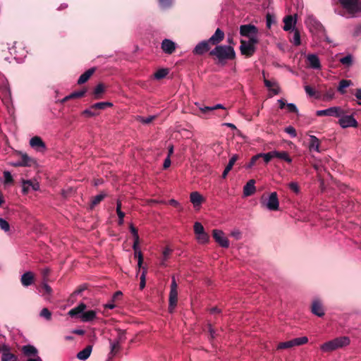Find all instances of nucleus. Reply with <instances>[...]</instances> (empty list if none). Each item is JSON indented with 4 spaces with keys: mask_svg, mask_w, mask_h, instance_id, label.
Here are the masks:
<instances>
[{
    "mask_svg": "<svg viewBox=\"0 0 361 361\" xmlns=\"http://www.w3.org/2000/svg\"><path fill=\"white\" fill-rule=\"evenodd\" d=\"M22 351L23 353L25 355H37V349L33 346V345H24L22 348Z\"/></svg>",
    "mask_w": 361,
    "mask_h": 361,
    "instance_id": "obj_34",
    "label": "nucleus"
},
{
    "mask_svg": "<svg viewBox=\"0 0 361 361\" xmlns=\"http://www.w3.org/2000/svg\"><path fill=\"white\" fill-rule=\"evenodd\" d=\"M305 91L310 97H314L315 95L314 90L310 85L305 86Z\"/></svg>",
    "mask_w": 361,
    "mask_h": 361,
    "instance_id": "obj_61",
    "label": "nucleus"
},
{
    "mask_svg": "<svg viewBox=\"0 0 361 361\" xmlns=\"http://www.w3.org/2000/svg\"><path fill=\"white\" fill-rule=\"evenodd\" d=\"M147 271L144 270L140 276V287L141 289L144 288L145 286V277H146Z\"/></svg>",
    "mask_w": 361,
    "mask_h": 361,
    "instance_id": "obj_60",
    "label": "nucleus"
},
{
    "mask_svg": "<svg viewBox=\"0 0 361 361\" xmlns=\"http://www.w3.org/2000/svg\"><path fill=\"white\" fill-rule=\"evenodd\" d=\"M351 85V81L348 80H341L339 82V85L338 87V91L341 94H344L345 92V89L349 87Z\"/></svg>",
    "mask_w": 361,
    "mask_h": 361,
    "instance_id": "obj_36",
    "label": "nucleus"
},
{
    "mask_svg": "<svg viewBox=\"0 0 361 361\" xmlns=\"http://www.w3.org/2000/svg\"><path fill=\"white\" fill-rule=\"evenodd\" d=\"M190 200L195 208H199L201 204L204 201V198L202 197V195L197 191L190 193Z\"/></svg>",
    "mask_w": 361,
    "mask_h": 361,
    "instance_id": "obj_20",
    "label": "nucleus"
},
{
    "mask_svg": "<svg viewBox=\"0 0 361 361\" xmlns=\"http://www.w3.org/2000/svg\"><path fill=\"white\" fill-rule=\"evenodd\" d=\"M260 203L263 207H265L270 211H277L279 207L277 193L276 192H273L267 198L262 197Z\"/></svg>",
    "mask_w": 361,
    "mask_h": 361,
    "instance_id": "obj_6",
    "label": "nucleus"
},
{
    "mask_svg": "<svg viewBox=\"0 0 361 361\" xmlns=\"http://www.w3.org/2000/svg\"><path fill=\"white\" fill-rule=\"evenodd\" d=\"M4 183L8 184L13 183V177L9 171L4 172Z\"/></svg>",
    "mask_w": 361,
    "mask_h": 361,
    "instance_id": "obj_53",
    "label": "nucleus"
},
{
    "mask_svg": "<svg viewBox=\"0 0 361 361\" xmlns=\"http://www.w3.org/2000/svg\"><path fill=\"white\" fill-rule=\"evenodd\" d=\"M224 32L220 28H217L214 35L209 38L208 41L212 45L218 44L224 39Z\"/></svg>",
    "mask_w": 361,
    "mask_h": 361,
    "instance_id": "obj_18",
    "label": "nucleus"
},
{
    "mask_svg": "<svg viewBox=\"0 0 361 361\" xmlns=\"http://www.w3.org/2000/svg\"><path fill=\"white\" fill-rule=\"evenodd\" d=\"M20 161L23 166H30L35 162L34 160L26 154H22Z\"/></svg>",
    "mask_w": 361,
    "mask_h": 361,
    "instance_id": "obj_37",
    "label": "nucleus"
},
{
    "mask_svg": "<svg viewBox=\"0 0 361 361\" xmlns=\"http://www.w3.org/2000/svg\"><path fill=\"white\" fill-rule=\"evenodd\" d=\"M209 42L204 40L199 42L193 49V54L197 55H202L209 49Z\"/></svg>",
    "mask_w": 361,
    "mask_h": 361,
    "instance_id": "obj_17",
    "label": "nucleus"
},
{
    "mask_svg": "<svg viewBox=\"0 0 361 361\" xmlns=\"http://www.w3.org/2000/svg\"><path fill=\"white\" fill-rule=\"evenodd\" d=\"M240 33L242 36L248 37V39L252 37H257V27L250 24L241 25L240 27Z\"/></svg>",
    "mask_w": 361,
    "mask_h": 361,
    "instance_id": "obj_8",
    "label": "nucleus"
},
{
    "mask_svg": "<svg viewBox=\"0 0 361 361\" xmlns=\"http://www.w3.org/2000/svg\"><path fill=\"white\" fill-rule=\"evenodd\" d=\"M334 91L333 90H330L324 94V99L326 100V101L331 100L334 98Z\"/></svg>",
    "mask_w": 361,
    "mask_h": 361,
    "instance_id": "obj_58",
    "label": "nucleus"
},
{
    "mask_svg": "<svg viewBox=\"0 0 361 361\" xmlns=\"http://www.w3.org/2000/svg\"><path fill=\"white\" fill-rule=\"evenodd\" d=\"M308 147L310 151H315L318 153L322 151L320 149V141L314 135H310Z\"/></svg>",
    "mask_w": 361,
    "mask_h": 361,
    "instance_id": "obj_22",
    "label": "nucleus"
},
{
    "mask_svg": "<svg viewBox=\"0 0 361 361\" xmlns=\"http://www.w3.org/2000/svg\"><path fill=\"white\" fill-rule=\"evenodd\" d=\"M341 107L332 106L326 109L317 111L316 115L318 116H334L337 118L341 116Z\"/></svg>",
    "mask_w": 361,
    "mask_h": 361,
    "instance_id": "obj_10",
    "label": "nucleus"
},
{
    "mask_svg": "<svg viewBox=\"0 0 361 361\" xmlns=\"http://www.w3.org/2000/svg\"><path fill=\"white\" fill-rule=\"evenodd\" d=\"M343 13L347 18H354L361 16V0H338Z\"/></svg>",
    "mask_w": 361,
    "mask_h": 361,
    "instance_id": "obj_1",
    "label": "nucleus"
},
{
    "mask_svg": "<svg viewBox=\"0 0 361 361\" xmlns=\"http://www.w3.org/2000/svg\"><path fill=\"white\" fill-rule=\"evenodd\" d=\"M195 104L199 107V109L203 114H206L209 111H214V110H216L218 109H225L224 106L221 104H216L212 106H201L199 103H196Z\"/></svg>",
    "mask_w": 361,
    "mask_h": 361,
    "instance_id": "obj_33",
    "label": "nucleus"
},
{
    "mask_svg": "<svg viewBox=\"0 0 361 361\" xmlns=\"http://www.w3.org/2000/svg\"><path fill=\"white\" fill-rule=\"evenodd\" d=\"M285 132L289 134L292 137H295L297 135L296 130L293 126H288L285 128Z\"/></svg>",
    "mask_w": 361,
    "mask_h": 361,
    "instance_id": "obj_57",
    "label": "nucleus"
},
{
    "mask_svg": "<svg viewBox=\"0 0 361 361\" xmlns=\"http://www.w3.org/2000/svg\"><path fill=\"white\" fill-rule=\"evenodd\" d=\"M275 20L274 17H272L271 15L268 14L267 16V27L270 28L271 25L274 23Z\"/></svg>",
    "mask_w": 361,
    "mask_h": 361,
    "instance_id": "obj_64",
    "label": "nucleus"
},
{
    "mask_svg": "<svg viewBox=\"0 0 361 361\" xmlns=\"http://www.w3.org/2000/svg\"><path fill=\"white\" fill-rule=\"evenodd\" d=\"M308 341V338L306 336L296 338L292 340L293 346L301 345L307 343Z\"/></svg>",
    "mask_w": 361,
    "mask_h": 361,
    "instance_id": "obj_42",
    "label": "nucleus"
},
{
    "mask_svg": "<svg viewBox=\"0 0 361 361\" xmlns=\"http://www.w3.org/2000/svg\"><path fill=\"white\" fill-rule=\"evenodd\" d=\"M23 193L27 194L30 189L37 191L39 190V184L35 180H23L22 181Z\"/></svg>",
    "mask_w": 361,
    "mask_h": 361,
    "instance_id": "obj_14",
    "label": "nucleus"
},
{
    "mask_svg": "<svg viewBox=\"0 0 361 361\" xmlns=\"http://www.w3.org/2000/svg\"><path fill=\"white\" fill-rule=\"evenodd\" d=\"M172 249L169 247L164 248L162 252V255L160 259V265L162 267L166 266V261L169 259L171 254L172 253Z\"/></svg>",
    "mask_w": 361,
    "mask_h": 361,
    "instance_id": "obj_30",
    "label": "nucleus"
},
{
    "mask_svg": "<svg viewBox=\"0 0 361 361\" xmlns=\"http://www.w3.org/2000/svg\"><path fill=\"white\" fill-rule=\"evenodd\" d=\"M159 6L161 8H169L172 6L173 0H158Z\"/></svg>",
    "mask_w": 361,
    "mask_h": 361,
    "instance_id": "obj_47",
    "label": "nucleus"
},
{
    "mask_svg": "<svg viewBox=\"0 0 361 361\" xmlns=\"http://www.w3.org/2000/svg\"><path fill=\"white\" fill-rule=\"evenodd\" d=\"M98 114H99V113L96 112L95 109H92L91 106L89 109H87L82 112V115L87 116V117H93V116H97Z\"/></svg>",
    "mask_w": 361,
    "mask_h": 361,
    "instance_id": "obj_44",
    "label": "nucleus"
},
{
    "mask_svg": "<svg viewBox=\"0 0 361 361\" xmlns=\"http://www.w3.org/2000/svg\"><path fill=\"white\" fill-rule=\"evenodd\" d=\"M92 350V347L91 345H87L77 354V358L80 360H87L90 356Z\"/></svg>",
    "mask_w": 361,
    "mask_h": 361,
    "instance_id": "obj_28",
    "label": "nucleus"
},
{
    "mask_svg": "<svg viewBox=\"0 0 361 361\" xmlns=\"http://www.w3.org/2000/svg\"><path fill=\"white\" fill-rule=\"evenodd\" d=\"M40 317L45 318L47 320H50L51 318V312L47 308H43L40 313Z\"/></svg>",
    "mask_w": 361,
    "mask_h": 361,
    "instance_id": "obj_49",
    "label": "nucleus"
},
{
    "mask_svg": "<svg viewBox=\"0 0 361 361\" xmlns=\"http://www.w3.org/2000/svg\"><path fill=\"white\" fill-rule=\"evenodd\" d=\"M35 276L31 271L24 273L20 278V282L24 287H27L34 283Z\"/></svg>",
    "mask_w": 361,
    "mask_h": 361,
    "instance_id": "obj_23",
    "label": "nucleus"
},
{
    "mask_svg": "<svg viewBox=\"0 0 361 361\" xmlns=\"http://www.w3.org/2000/svg\"><path fill=\"white\" fill-rule=\"evenodd\" d=\"M213 238L221 247L225 248L228 247L229 241L222 231L217 229L213 230Z\"/></svg>",
    "mask_w": 361,
    "mask_h": 361,
    "instance_id": "obj_11",
    "label": "nucleus"
},
{
    "mask_svg": "<svg viewBox=\"0 0 361 361\" xmlns=\"http://www.w3.org/2000/svg\"><path fill=\"white\" fill-rule=\"evenodd\" d=\"M86 91L85 90H81L78 92H74L69 94V97H71V99H75V98H80L85 95Z\"/></svg>",
    "mask_w": 361,
    "mask_h": 361,
    "instance_id": "obj_54",
    "label": "nucleus"
},
{
    "mask_svg": "<svg viewBox=\"0 0 361 361\" xmlns=\"http://www.w3.org/2000/svg\"><path fill=\"white\" fill-rule=\"evenodd\" d=\"M177 48V44L169 39H164L161 43V49L166 54H173Z\"/></svg>",
    "mask_w": 361,
    "mask_h": 361,
    "instance_id": "obj_12",
    "label": "nucleus"
},
{
    "mask_svg": "<svg viewBox=\"0 0 361 361\" xmlns=\"http://www.w3.org/2000/svg\"><path fill=\"white\" fill-rule=\"evenodd\" d=\"M339 61L345 66L350 67L353 64V56L351 54H348L347 56L341 58Z\"/></svg>",
    "mask_w": 361,
    "mask_h": 361,
    "instance_id": "obj_38",
    "label": "nucleus"
},
{
    "mask_svg": "<svg viewBox=\"0 0 361 361\" xmlns=\"http://www.w3.org/2000/svg\"><path fill=\"white\" fill-rule=\"evenodd\" d=\"M293 347L292 340L286 341V342H281L278 344L277 349L278 350H282V349H286V348H290Z\"/></svg>",
    "mask_w": 361,
    "mask_h": 361,
    "instance_id": "obj_48",
    "label": "nucleus"
},
{
    "mask_svg": "<svg viewBox=\"0 0 361 361\" xmlns=\"http://www.w3.org/2000/svg\"><path fill=\"white\" fill-rule=\"evenodd\" d=\"M0 228L7 233L10 231V225L7 221L0 217Z\"/></svg>",
    "mask_w": 361,
    "mask_h": 361,
    "instance_id": "obj_46",
    "label": "nucleus"
},
{
    "mask_svg": "<svg viewBox=\"0 0 361 361\" xmlns=\"http://www.w3.org/2000/svg\"><path fill=\"white\" fill-rule=\"evenodd\" d=\"M238 157L236 154H234L231 157V158L230 159V160L228 161V164L226 166V168L222 173V177L224 178H225L226 177L228 172L232 169L233 165L235 164V163L238 160Z\"/></svg>",
    "mask_w": 361,
    "mask_h": 361,
    "instance_id": "obj_31",
    "label": "nucleus"
},
{
    "mask_svg": "<svg viewBox=\"0 0 361 361\" xmlns=\"http://www.w3.org/2000/svg\"><path fill=\"white\" fill-rule=\"evenodd\" d=\"M289 188L295 193L298 194L300 192V187L296 182H291L288 185Z\"/></svg>",
    "mask_w": 361,
    "mask_h": 361,
    "instance_id": "obj_55",
    "label": "nucleus"
},
{
    "mask_svg": "<svg viewBox=\"0 0 361 361\" xmlns=\"http://www.w3.org/2000/svg\"><path fill=\"white\" fill-rule=\"evenodd\" d=\"M349 344L350 338L348 336H341L323 343L320 346V349L324 353H329L347 346Z\"/></svg>",
    "mask_w": 361,
    "mask_h": 361,
    "instance_id": "obj_4",
    "label": "nucleus"
},
{
    "mask_svg": "<svg viewBox=\"0 0 361 361\" xmlns=\"http://www.w3.org/2000/svg\"><path fill=\"white\" fill-rule=\"evenodd\" d=\"M106 195L105 193H100L94 197L91 202V208L94 207L97 204H99L102 200H103Z\"/></svg>",
    "mask_w": 361,
    "mask_h": 361,
    "instance_id": "obj_41",
    "label": "nucleus"
},
{
    "mask_svg": "<svg viewBox=\"0 0 361 361\" xmlns=\"http://www.w3.org/2000/svg\"><path fill=\"white\" fill-rule=\"evenodd\" d=\"M338 123L343 128H356L358 126V123L353 115H345V111L341 108V116H338Z\"/></svg>",
    "mask_w": 361,
    "mask_h": 361,
    "instance_id": "obj_7",
    "label": "nucleus"
},
{
    "mask_svg": "<svg viewBox=\"0 0 361 361\" xmlns=\"http://www.w3.org/2000/svg\"><path fill=\"white\" fill-rule=\"evenodd\" d=\"M169 73V71L166 68H161L158 70L154 74V78L157 80H161L165 78Z\"/></svg>",
    "mask_w": 361,
    "mask_h": 361,
    "instance_id": "obj_39",
    "label": "nucleus"
},
{
    "mask_svg": "<svg viewBox=\"0 0 361 361\" xmlns=\"http://www.w3.org/2000/svg\"><path fill=\"white\" fill-rule=\"evenodd\" d=\"M2 91V100L3 102L6 104H9L12 102V94H11V90L8 85H4L1 88Z\"/></svg>",
    "mask_w": 361,
    "mask_h": 361,
    "instance_id": "obj_27",
    "label": "nucleus"
},
{
    "mask_svg": "<svg viewBox=\"0 0 361 361\" xmlns=\"http://www.w3.org/2000/svg\"><path fill=\"white\" fill-rule=\"evenodd\" d=\"M260 156L261 155H259V154L253 156L251 159H250V161L246 165V168L247 169H250L252 168L257 162V161L260 158Z\"/></svg>",
    "mask_w": 361,
    "mask_h": 361,
    "instance_id": "obj_52",
    "label": "nucleus"
},
{
    "mask_svg": "<svg viewBox=\"0 0 361 361\" xmlns=\"http://www.w3.org/2000/svg\"><path fill=\"white\" fill-rule=\"evenodd\" d=\"M42 289L44 293L47 295H50L52 291L51 288L47 283H43L42 284Z\"/></svg>",
    "mask_w": 361,
    "mask_h": 361,
    "instance_id": "obj_59",
    "label": "nucleus"
},
{
    "mask_svg": "<svg viewBox=\"0 0 361 361\" xmlns=\"http://www.w3.org/2000/svg\"><path fill=\"white\" fill-rule=\"evenodd\" d=\"M30 145L38 152H44L46 149L45 143L39 136H35L30 140Z\"/></svg>",
    "mask_w": 361,
    "mask_h": 361,
    "instance_id": "obj_15",
    "label": "nucleus"
},
{
    "mask_svg": "<svg viewBox=\"0 0 361 361\" xmlns=\"http://www.w3.org/2000/svg\"><path fill=\"white\" fill-rule=\"evenodd\" d=\"M194 231L195 235H198L204 232V228L203 226L200 222H195L194 224Z\"/></svg>",
    "mask_w": 361,
    "mask_h": 361,
    "instance_id": "obj_50",
    "label": "nucleus"
},
{
    "mask_svg": "<svg viewBox=\"0 0 361 361\" xmlns=\"http://www.w3.org/2000/svg\"><path fill=\"white\" fill-rule=\"evenodd\" d=\"M135 257H137V259H138L137 265H138V271H139L142 264V261H143L142 255L140 250L137 251V255H135Z\"/></svg>",
    "mask_w": 361,
    "mask_h": 361,
    "instance_id": "obj_62",
    "label": "nucleus"
},
{
    "mask_svg": "<svg viewBox=\"0 0 361 361\" xmlns=\"http://www.w3.org/2000/svg\"><path fill=\"white\" fill-rule=\"evenodd\" d=\"M124 339L123 333H120L116 340L112 341L110 340V353L109 358H113L119 351L121 348L120 343Z\"/></svg>",
    "mask_w": 361,
    "mask_h": 361,
    "instance_id": "obj_9",
    "label": "nucleus"
},
{
    "mask_svg": "<svg viewBox=\"0 0 361 361\" xmlns=\"http://www.w3.org/2000/svg\"><path fill=\"white\" fill-rule=\"evenodd\" d=\"M178 301V290L177 289L171 288L169 293V310L170 312H173Z\"/></svg>",
    "mask_w": 361,
    "mask_h": 361,
    "instance_id": "obj_19",
    "label": "nucleus"
},
{
    "mask_svg": "<svg viewBox=\"0 0 361 361\" xmlns=\"http://www.w3.org/2000/svg\"><path fill=\"white\" fill-rule=\"evenodd\" d=\"M255 184V180L254 179H251L247 181V183L243 187V195L245 197L250 196L255 192L256 188Z\"/></svg>",
    "mask_w": 361,
    "mask_h": 361,
    "instance_id": "obj_24",
    "label": "nucleus"
},
{
    "mask_svg": "<svg viewBox=\"0 0 361 361\" xmlns=\"http://www.w3.org/2000/svg\"><path fill=\"white\" fill-rule=\"evenodd\" d=\"M307 60L309 63L310 68L313 69H320L321 63L318 56L316 54H309L307 56Z\"/></svg>",
    "mask_w": 361,
    "mask_h": 361,
    "instance_id": "obj_26",
    "label": "nucleus"
},
{
    "mask_svg": "<svg viewBox=\"0 0 361 361\" xmlns=\"http://www.w3.org/2000/svg\"><path fill=\"white\" fill-rule=\"evenodd\" d=\"M311 312L319 317H322L325 314L324 305L320 300L315 299L312 301Z\"/></svg>",
    "mask_w": 361,
    "mask_h": 361,
    "instance_id": "obj_13",
    "label": "nucleus"
},
{
    "mask_svg": "<svg viewBox=\"0 0 361 361\" xmlns=\"http://www.w3.org/2000/svg\"><path fill=\"white\" fill-rule=\"evenodd\" d=\"M113 104L108 102H98L92 104L91 106L92 109H94L95 110H102L104 109L106 107L112 106Z\"/></svg>",
    "mask_w": 361,
    "mask_h": 361,
    "instance_id": "obj_35",
    "label": "nucleus"
},
{
    "mask_svg": "<svg viewBox=\"0 0 361 361\" xmlns=\"http://www.w3.org/2000/svg\"><path fill=\"white\" fill-rule=\"evenodd\" d=\"M95 68H90L86 71L84 73H82L78 80V84L82 85L86 82L89 78L92 76V75L94 73Z\"/></svg>",
    "mask_w": 361,
    "mask_h": 361,
    "instance_id": "obj_29",
    "label": "nucleus"
},
{
    "mask_svg": "<svg viewBox=\"0 0 361 361\" xmlns=\"http://www.w3.org/2000/svg\"><path fill=\"white\" fill-rule=\"evenodd\" d=\"M283 21L284 23L283 30L285 31L293 30L297 23V16H286Z\"/></svg>",
    "mask_w": 361,
    "mask_h": 361,
    "instance_id": "obj_16",
    "label": "nucleus"
},
{
    "mask_svg": "<svg viewBox=\"0 0 361 361\" xmlns=\"http://www.w3.org/2000/svg\"><path fill=\"white\" fill-rule=\"evenodd\" d=\"M305 23L307 26H310L311 25H318V23L316 20V19L313 16H310L307 18Z\"/></svg>",
    "mask_w": 361,
    "mask_h": 361,
    "instance_id": "obj_56",
    "label": "nucleus"
},
{
    "mask_svg": "<svg viewBox=\"0 0 361 361\" xmlns=\"http://www.w3.org/2000/svg\"><path fill=\"white\" fill-rule=\"evenodd\" d=\"M259 155H261L260 158H263L264 162L267 164L269 163L271 159L274 158V151L267 153H259Z\"/></svg>",
    "mask_w": 361,
    "mask_h": 361,
    "instance_id": "obj_43",
    "label": "nucleus"
},
{
    "mask_svg": "<svg viewBox=\"0 0 361 361\" xmlns=\"http://www.w3.org/2000/svg\"><path fill=\"white\" fill-rule=\"evenodd\" d=\"M17 356L10 352L8 346L4 345L2 348L1 361H17Z\"/></svg>",
    "mask_w": 361,
    "mask_h": 361,
    "instance_id": "obj_25",
    "label": "nucleus"
},
{
    "mask_svg": "<svg viewBox=\"0 0 361 361\" xmlns=\"http://www.w3.org/2000/svg\"><path fill=\"white\" fill-rule=\"evenodd\" d=\"M258 43L257 37H252L248 40H240V50L243 55L251 56L255 51V44Z\"/></svg>",
    "mask_w": 361,
    "mask_h": 361,
    "instance_id": "obj_5",
    "label": "nucleus"
},
{
    "mask_svg": "<svg viewBox=\"0 0 361 361\" xmlns=\"http://www.w3.org/2000/svg\"><path fill=\"white\" fill-rule=\"evenodd\" d=\"M265 86L268 88L269 91L274 95H276L280 92V87L276 80H269L266 78L264 79Z\"/></svg>",
    "mask_w": 361,
    "mask_h": 361,
    "instance_id": "obj_21",
    "label": "nucleus"
},
{
    "mask_svg": "<svg viewBox=\"0 0 361 361\" xmlns=\"http://www.w3.org/2000/svg\"><path fill=\"white\" fill-rule=\"evenodd\" d=\"M209 235L204 231L202 233L197 235V239L200 243H206L209 240Z\"/></svg>",
    "mask_w": 361,
    "mask_h": 361,
    "instance_id": "obj_45",
    "label": "nucleus"
},
{
    "mask_svg": "<svg viewBox=\"0 0 361 361\" xmlns=\"http://www.w3.org/2000/svg\"><path fill=\"white\" fill-rule=\"evenodd\" d=\"M292 42L295 45L298 46L300 44V35L298 30H295Z\"/></svg>",
    "mask_w": 361,
    "mask_h": 361,
    "instance_id": "obj_51",
    "label": "nucleus"
},
{
    "mask_svg": "<svg viewBox=\"0 0 361 361\" xmlns=\"http://www.w3.org/2000/svg\"><path fill=\"white\" fill-rule=\"evenodd\" d=\"M209 54L215 56L221 63L227 60H232L235 57L234 49L228 45H217Z\"/></svg>",
    "mask_w": 361,
    "mask_h": 361,
    "instance_id": "obj_2",
    "label": "nucleus"
},
{
    "mask_svg": "<svg viewBox=\"0 0 361 361\" xmlns=\"http://www.w3.org/2000/svg\"><path fill=\"white\" fill-rule=\"evenodd\" d=\"M104 92V86L103 84L97 85L94 90V97L95 99H99L101 94Z\"/></svg>",
    "mask_w": 361,
    "mask_h": 361,
    "instance_id": "obj_40",
    "label": "nucleus"
},
{
    "mask_svg": "<svg viewBox=\"0 0 361 361\" xmlns=\"http://www.w3.org/2000/svg\"><path fill=\"white\" fill-rule=\"evenodd\" d=\"M86 305L80 303L77 307L71 309L68 314L71 317H79L83 322H89L96 318V312L94 310H88L85 312Z\"/></svg>",
    "mask_w": 361,
    "mask_h": 361,
    "instance_id": "obj_3",
    "label": "nucleus"
},
{
    "mask_svg": "<svg viewBox=\"0 0 361 361\" xmlns=\"http://www.w3.org/2000/svg\"><path fill=\"white\" fill-rule=\"evenodd\" d=\"M274 157L279 158L280 159L284 160L288 163L292 162V159L288 155V152L285 151H276L274 150Z\"/></svg>",
    "mask_w": 361,
    "mask_h": 361,
    "instance_id": "obj_32",
    "label": "nucleus"
},
{
    "mask_svg": "<svg viewBox=\"0 0 361 361\" xmlns=\"http://www.w3.org/2000/svg\"><path fill=\"white\" fill-rule=\"evenodd\" d=\"M286 107H287L288 111H290V112L298 113V111L297 106L293 103L287 104Z\"/></svg>",
    "mask_w": 361,
    "mask_h": 361,
    "instance_id": "obj_63",
    "label": "nucleus"
}]
</instances>
